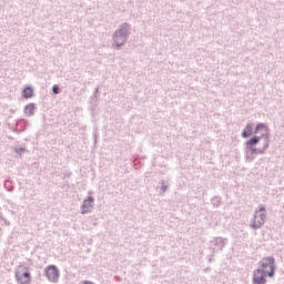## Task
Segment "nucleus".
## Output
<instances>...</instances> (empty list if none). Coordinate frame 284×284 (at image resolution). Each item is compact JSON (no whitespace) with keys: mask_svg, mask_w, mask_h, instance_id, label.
I'll return each instance as SVG.
<instances>
[{"mask_svg":"<svg viewBox=\"0 0 284 284\" xmlns=\"http://www.w3.org/2000/svg\"><path fill=\"white\" fill-rule=\"evenodd\" d=\"M255 212H257V214H261V212H266V209L263 204H260L258 210H256Z\"/></svg>","mask_w":284,"mask_h":284,"instance_id":"nucleus-17","label":"nucleus"},{"mask_svg":"<svg viewBox=\"0 0 284 284\" xmlns=\"http://www.w3.org/2000/svg\"><path fill=\"white\" fill-rule=\"evenodd\" d=\"M159 183L160 185H162L161 191L163 192V194H165V192L169 190L168 184H165V180H161Z\"/></svg>","mask_w":284,"mask_h":284,"instance_id":"nucleus-14","label":"nucleus"},{"mask_svg":"<svg viewBox=\"0 0 284 284\" xmlns=\"http://www.w3.org/2000/svg\"><path fill=\"white\" fill-rule=\"evenodd\" d=\"M14 189L13 187H11V189H9V192H12Z\"/></svg>","mask_w":284,"mask_h":284,"instance_id":"nucleus-21","label":"nucleus"},{"mask_svg":"<svg viewBox=\"0 0 284 284\" xmlns=\"http://www.w3.org/2000/svg\"><path fill=\"white\" fill-rule=\"evenodd\" d=\"M44 276H47L50 283H58L59 282V268L57 265H49L44 268Z\"/></svg>","mask_w":284,"mask_h":284,"instance_id":"nucleus-7","label":"nucleus"},{"mask_svg":"<svg viewBox=\"0 0 284 284\" xmlns=\"http://www.w3.org/2000/svg\"><path fill=\"white\" fill-rule=\"evenodd\" d=\"M227 245V239L226 237H213L210 241L209 250L211 254H216L219 252H222L223 247Z\"/></svg>","mask_w":284,"mask_h":284,"instance_id":"nucleus-5","label":"nucleus"},{"mask_svg":"<svg viewBox=\"0 0 284 284\" xmlns=\"http://www.w3.org/2000/svg\"><path fill=\"white\" fill-rule=\"evenodd\" d=\"M14 278L18 284H31L32 273H30V267L26 265H19L14 271Z\"/></svg>","mask_w":284,"mask_h":284,"instance_id":"nucleus-4","label":"nucleus"},{"mask_svg":"<svg viewBox=\"0 0 284 284\" xmlns=\"http://www.w3.org/2000/svg\"><path fill=\"white\" fill-rule=\"evenodd\" d=\"M130 34H132V26L128 22L121 23L113 33L112 48H115V50H121V48H123V45L128 43V39H130Z\"/></svg>","mask_w":284,"mask_h":284,"instance_id":"nucleus-3","label":"nucleus"},{"mask_svg":"<svg viewBox=\"0 0 284 284\" xmlns=\"http://www.w3.org/2000/svg\"><path fill=\"white\" fill-rule=\"evenodd\" d=\"M3 222H4V225H10V221H8V220H2Z\"/></svg>","mask_w":284,"mask_h":284,"instance_id":"nucleus-18","label":"nucleus"},{"mask_svg":"<svg viewBox=\"0 0 284 284\" xmlns=\"http://www.w3.org/2000/svg\"><path fill=\"white\" fill-rule=\"evenodd\" d=\"M94 99H99V87L94 89V92L91 97V101H94Z\"/></svg>","mask_w":284,"mask_h":284,"instance_id":"nucleus-16","label":"nucleus"},{"mask_svg":"<svg viewBox=\"0 0 284 284\" xmlns=\"http://www.w3.org/2000/svg\"><path fill=\"white\" fill-rule=\"evenodd\" d=\"M22 97L24 99H32V97H34V89H32L31 87L24 88L22 91Z\"/></svg>","mask_w":284,"mask_h":284,"instance_id":"nucleus-11","label":"nucleus"},{"mask_svg":"<svg viewBox=\"0 0 284 284\" xmlns=\"http://www.w3.org/2000/svg\"><path fill=\"white\" fill-rule=\"evenodd\" d=\"M211 203L214 207L221 206V196H214L211 199Z\"/></svg>","mask_w":284,"mask_h":284,"instance_id":"nucleus-12","label":"nucleus"},{"mask_svg":"<svg viewBox=\"0 0 284 284\" xmlns=\"http://www.w3.org/2000/svg\"><path fill=\"white\" fill-rule=\"evenodd\" d=\"M16 154H19V156H21L22 154H26V148L23 146H16L14 150Z\"/></svg>","mask_w":284,"mask_h":284,"instance_id":"nucleus-13","label":"nucleus"},{"mask_svg":"<svg viewBox=\"0 0 284 284\" xmlns=\"http://www.w3.org/2000/svg\"><path fill=\"white\" fill-rule=\"evenodd\" d=\"M4 187H8V181L4 182Z\"/></svg>","mask_w":284,"mask_h":284,"instance_id":"nucleus-20","label":"nucleus"},{"mask_svg":"<svg viewBox=\"0 0 284 284\" xmlns=\"http://www.w3.org/2000/svg\"><path fill=\"white\" fill-rule=\"evenodd\" d=\"M34 110H37V104L29 103L24 106L26 116H34Z\"/></svg>","mask_w":284,"mask_h":284,"instance_id":"nucleus-10","label":"nucleus"},{"mask_svg":"<svg viewBox=\"0 0 284 284\" xmlns=\"http://www.w3.org/2000/svg\"><path fill=\"white\" fill-rule=\"evenodd\" d=\"M265 219H267V214H265V213L258 214V211H255L254 217L251 221L252 230H261V227H263V225H265Z\"/></svg>","mask_w":284,"mask_h":284,"instance_id":"nucleus-6","label":"nucleus"},{"mask_svg":"<svg viewBox=\"0 0 284 284\" xmlns=\"http://www.w3.org/2000/svg\"><path fill=\"white\" fill-rule=\"evenodd\" d=\"M242 139H251L245 142L246 154H265L270 150V126L260 122L255 125L254 123H247L242 131Z\"/></svg>","mask_w":284,"mask_h":284,"instance_id":"nucleus-1","label":"nucleus"},{"mask_svg":"<svg viewBox=\"0 0 284 284\" xmlns=\"http://www.w3.org/2000/svg\"><path fill=\"white\" fill-rule=\"evenodd\" d=\"M28 129V121L26 120H18L16 123V132L21 133V132H26V130Z\"/></svg>","mask_w":284,"mask_h":284,"instance_id":"nucleus-9","label":"nucleus"},{"mask_svg":"<svg viewBox=\"0 0 284 284\" xmlns=\"http://www.w3.org/2000/svg\"><path fill=\"white\" fill-rule=\"evenodd\" d=\"M0 220L4 221L3 213H0Z\"/></svg>","mask_w":284,"mask_h":284,"instance_id":"nucleus-19","label":"nucleus"},{"mask_svg":"<svg viewBox=\"0 0 284 284\" xmlns=\"http://www.w3.org/2000/svg\"><path fill=\"white\" fill-rule=\"evenodd\" d=\"M257 265L258 268L253 271L252 284H267V277L276 276V260L273 256L263 257Z\"/></svg>","mask_w":284,"mask_h":284,"instance_id":"nucleus-2","label":"nucleus"},{"mask_svg":"<svg viewBox=\"0 0 284 284\" xmlns=\"http://www.w3.org/2000/svg\"><path fill=\"white\" fill-rule=\"evenodd\" d=\"M94 205V197L89 195L85 200H83L81 205V214H90V209Z\"/></svg>","mask_w":284,"mask_h":284,"instance_id":"nucleus-8","label":"nucleus"},{"mask_svg":"<svg viewBox=\"0 0 284 284\" xmlns=\"http://www.w3.org/2000/svg\"><path fill=\"white\" fill-rule=\"evenodd\" d=\"M52 92H53V94H61V88H59L58 84H54L52 87Z\"/></svg>","mask_w":284,"mask_h":284,"instance_id":"nucleus-15","label":"nucleus"}]
</instances>
